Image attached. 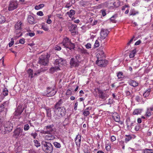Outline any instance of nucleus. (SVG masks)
<instances>
[{"label":"nucleus","instance_id":"29","mask_svg":"<svg viewBox=\"0 0 153 153\" xmlns=\"http://www.w3.org/2000/svg\"><path fill=\"white\" fill-rule=\"evenodd\" d=\"M60 70V69L59 67L58 66L56 67V66L55 67L51 68L50 69V71L51 73H53L55 71Z\"/></svg>","mask_w":153,"mask_h":153},{"label":"nucleus","instance_id":"50","mask_svg":"<svg viewBox=\"0 0 153 153\" xmlns=\"http://www.w3.org/2000/svg\"><path fill=\"white\" fill-rule=\"evenodd\" d=\"M29 126L28 124H25L24 126V129L25 131H27L29 129Z\"/></svg>","mask_w":153,"mask_h":153},{"label":"nucleus","instance_id":"64","mask_svg":"<svg viewBox=\"0 0 153 153\" xmlns=\"http://www.w3.org/2000/svg\"><path fill=\"white\" fill-rule=\"evenodd\" d=\"M106 149L108 151H109L111 149V146L110 145H108L106 146L105 147Z\"/></svg>","mask_w":153,"mask_h":153},{"label":"nucleus","instance_id":"5","mask_svg":"<svg viewBox=\"0 0 153 153\" xmlns=\"http://www.w3.org/2000/svg\"><path fill=\"white\" fill-rule=\"evenodd\" d=\"M54 64L59 67L65 66L66 64V61L63 58H59L55 60Z\"/></svg>","mask_w":153,"mask_h":153},{"label":"nucleus","instance_id":"30","mask_svg":"<svg viewBox=\"0 0 153 153\" xmlns=\"http://www.w3.org/2000/svg\"><path fill=\"white\" fill-rule=\"evenodd\" d=\"M69 119L68 117L65 118L64 121L63 122V125L65 126L69 124L70 122L69 120Z\"/></svg>","mask_w":153,"mask_h":153},{"label":"nucleus","instance_id":"32","mask_svg":"<svg viewBox=\"0 0 153 153\" xmlns=\"http://www.w3.org/2000/svg\"><path fill=\"white\" fill-rule=\"evenodd\" d=\"M22 30H16L15 31V33L16 34L18 35L17 36L18 37H19L21 36L22 35V33L21 32Z\"/></svg>","mask_w":153,"mask_h":153},{"label":"nucleus","instance_id":"46","mask_svg":"<svg viewBox=\"0 0 153 153\" xmlns=\"http://www.w3.org/2000/svg\"><path fill=\"white\" fill-rule=\"evenodd\" d=\"M53 143L54 146L57 148H59L61 147L60 143L57 142H54Z\"/></svg>","mask_w":153,"mask_h":153},{"label":"nucleus","instance_id":"33","mask_svg":"<svg viewBox=\"0 0 153 153\" xmlns=\"http://www.w3.org/2000/svg\"><path fill=\"white\" fill-rule=\"evenodd\" d=\"M117 15H114L111 17L110 20L111 22L113 23H116L117 21L115 20V19L117 17Z\"/></svg>","mask_w":153,"mask_h":153},{"label":"nucleus","instance_id":"1","mask_svg":"<svg viewBox=\"0 0 153 153\" xmlns=\"http://www.w3.org/2000/svg\"><path fill=\"white\" fill-rule=\"evenodd\" d=\"M41 144L42 149L46 153H51L52 152L53 147L51 143L42 141Z\"/></svg>","mask_w":153,"mask_h":153},{"label":"nucleus","instance_id":"13","mask_svg":"<svg viewBox=\"0 0 153 153\" xmlns=\"http://www.w3.org/2000/svg\"><path fill=\"white\" fill-rule=\"evenodd\" d=\"M99 97L102 99L105 100L108 97V95L105 92L100 89L98 90Z\"/></svg>","mask_w":153,"mask_h":153},{"label":"nucleus","instance_id":"35","mask_svg":"<svg viewBox=\"0 0 153 153\" xmlns=\"http://www.w3.org/2000/svg\"><path fill=\"white\" fill-rule=\"evenodd\" d=\"M151 89L149 88L146 90V92L143 94V96L145 97H148L150 94Z\"/></svg>","mask_w":153,"mask_h":153},{"label":"nucleus","instance_id":"53","mask_svg":"<svg viewBox=\"0 0 153 153\" xmlns=\"http://www.w3.org/2000/svg\"><path fill=\"white\" fill-rule=\"evenodd\" d=\"M3 94L4 96H7L8 94V91L7 88H4L3 91Z\"/></svg>","mask_w":153,"mask_h":153},{"label":"nucleus","instance_id":"12","mask_svg":"<svg viewBox=\"0 0 153 153\" xmlns=\"http://www.w3.org/2000/svg\"><path fill=\"white\" fill-rule=\"evenodd\" d=\"M22 131V129L20 128H18L14 131L13 136L16 138H17L21 136Z\"/></svg>","mask_w":153,"mask_h":153},{"label":"nucleus","instance_id":"6","mask_svg":"<svg viewBox=\"0 0 153 153\" xmlns=\"http://www.w3.org/2000/svg\"><path fill=\"white\" fill-rule=\"evenodd\" d=\"M18 3L16 0H11L8 8L9 11H12L16 9L18 7Z\"/></svg>","mask_w":153,"mask_h":153},{"label":"nucleus","instance_id":"42","mask_svg":"<svg viewBox=\"0 0 153 153\" xmlns=\"http://www.w3.org/2000/svg\"><path fill=\"white\" fill-rule=\"evenodd\" d=\"M5 21L4 16L0 15V24L4 23Z\"/></svg>","mask_w":153,"mask_h":153},{"label":"nucleus","instance_id":"3","mask_svg":"<svg viewBox=\"0 0 153 153\" xmlns=\"http://www.w3.org/2000/svg\"><path fill=\"white\" fill-rule=\"evenodd\" d=\"M57 91L53 88L48 87L47 88L46 92L43 93V95L47 97H52L56 93Z\"/></svg>","mask_w":153,"mask_h":153},{"label":"nucleus","instance_id":"47","mask_svg":"<svg viewBox=\"0 0 153 153\" xmlns=\"http://www.w3.org/2000/svg\"><path fill=\"white\" fill-rule=\"evenodd\" d=\"M151 115V113L149 111V108H147V111L146 112L145 115L147 117H149Z\"/></svg>","mask_w":153,"mask_h":153},{"label":"nucleus","instance_id":"22","mask_svg":"<svg viewBox=\"0 0 153 153\" xmlns=\"http://www.w3.org/2000/svg\"><path fill=\"white\" fill-rule=\"evenodd\" d=\"M48 134L45 137V139L47 140H52L54 139V136L51 133H47Z\"/></svg>","mask_w":153,"mask_h":153},{"label":"nucleus","instance_id":"19","mask_svg":"<svg viewBox=\"0 0 153 153\" xmlns=\"http://www.w3.org/2000/svg\"><path fill=\"white\" fill-rule=\"evenodd\" d=\"M77 26L76 25H72L70 27V31L72 35H75L76 34Z\"/></svg>","mask_w":153,"mask_h":153},{"label":"nucleus","instance_id":"62","mask_svg":"<svg viewBox=\"0 0 153 153\" xmlns=\"http://www.w3.org/2000/svg\"><path fill=\"white\" fill-rule=\"evenodd\" d=\"M27 35H29L31 37H32L35 35V33L34 32L29 33H27Z\"/></svg>","mask_w":153,"mask_h":153},{"label":"nucleus","instance_id":"41","mask_svg":"<svg viewBox=\"0 0 153 153\" xmlns=\"http://www.w3.org/2000/svg\"><path fill=\"white\" fill-rule=\"evenodd\" d=\"M136 49L133 50L129 55V57L130 58H133L135 56V54L136 53Z\"/></svg>","mask_w":153,"mask_h":153},{"label":"nucleus","instance_id":"27","mask_svg":"<svg viewBox=\"0 0 153 153\" xmlns=\"http://www.w3.org/2000/svg\"><path fill=\"white\" fill-rule=\"evenodd\" d=\"M104 47L103 46H101L98 49V54L97 55L98 56V54H99L101 56L103 55L104 53L103 51Z\"/></svg>","mask_w":153,"mask_h":153},{"label":"nucleus","instance_id":"24","mask_svg":"<svg viewBox=\"0 0 153 153\" xmlns=\"http://www.w3.org/2000/svg\"><path fill=\"white\" fill-rule=\"evenodd\" d=\"M27 20L28 22L31 24H34L36 23L34 18L32 16H29L28 17Z\"/></svg>","mask_w":153,"mask_h":153},{"label":"nucleus","instance_id":"2","mask_svg":"<svg viewBox=\"0 0 153 153\" xmlns=\"http://www.w3.org/2000/svg\"><path fill=\"white\" fill-rule=\"evenodd\" d=\"M50 56V55L48 53L45 56L41 55L39 58V63L44 66L47 65L48 63Z\"/></svg>","mask_w":153,"mask_h":153},{"label":"nucleus","instance_id":"16","mask_svg":"<svg viewBox=\"0 0 153 153\" xmlns=\"http://www.w3.org/2000/svg\"><path fill=\"white\" fill-rule=\"evenodd\" d=\"M110 5L112 4L113 5H110L109 8L110 9H114L118 7L120 4V3L119 1L116 0L113 3H111Z\"/></svg>","mask_w":153,"mask_h":153},{"label":"nucleus","instance_id":"34","mask_svg":"<svg viewBox=\"0 0 153 153\" xmlns=\"http://www.w3.org/2000/svg\"><path fill=\"white\" fill-rule=\"evenodd\" d=\"M75 13V11L73 10H71L69 12H67V14L70 17H71V16L74 15Z\"/></svg>","mask_w":153,"mask_h":153},{"label":"nucleus","instance_id":"60","mask_svg":"<svg viewBox=\"0 0 153 153\" xmlns=\"http://www.w3.org/2000/svg\"><path fill=\"white\" fill-rule=\"evenodd\" d=\"M25 42V39L24 38L21 39L19 40V43L22 44H24Z\"/></svg>","mask_w":153,"mask_h":153},{"label":"nucleus","instance_id":"14","mask_svg":"<svg viewBox=\"0 0 153 153\" xmlns=\"http://www.w3.org/2000/svg\"><path fill=\"white\" fill-rule=\"evenodd\" d=\"M70 63L71 67H78L79 65V61L76 60L74 58H72L70 60Z\"/></svg>","mask_w":153,"mask_h":153},{"label":"nucleus","instance_id":"26","mask_svg":"<svg viewBox=\"0 0 153 153\" xmlns=\"http://www.w3.org/2000/svg\"><path fill=\"white\" fill-rule=\"evenodd\" d=\"M6 116H4L2 113H0V127L3 124V123H4L5 117Z\"/></svg>","mask_w":153,"mask_h":153},{"label":"nucleus","instance_id":"39","mask_svg":"<svg viewBox=\"0 0 153 153\" xmlns=\"http://www.w3.org/2000/svg\"><path fill=\"white\" fill-rule=\"evenodd\" d=\"M138 13V12H136L135 10L133 9L130 10L129 13L130 16H134Z\"/></svg>","mask_w":153,"mask_h":153},{"label":"nucleus","instance_id":"45","mask_svg":"<svg viewBox=\"0 0 153 153\" xmlns=\"http://www.w3.org/2000/svg\"><path fill=\"white\" fill-rule=\"evenodd\" d=\"M33 142L34 143V145L36 146L37 147H38L40 146V144L38 142V141L37 140H33Z\"/></svg>","mask_w":153,"mask_h":153},{"label":"nucleus","instance_id":"57","mask_svg":"<svg viewBox=\"0 0 153 153\" xmlns=\"http://www.w3.org/2000/svg\"><path fill=\"white\" fill-rule=\"evenodd\" d=\"M91 45L90 43H88L86 45L85 47L87 49H89L91 48Z\"/></svg>","mask_w":153,"mask_h":153},{"label":"nucleus","instance_id":"54","mask_svg":"<svg viewBox=\"0 0 153 153\" xmlns=\"http://www.w3.org/2000/svg\"><path fill=\"white\" fill-rule=\"evenodd\" d=\"M59 114L58 113L56 114L54 116V118L57 120L58 119H59V118H60L62 116L61 115V116H60Z\"/></svg>","mask_w":153,"mask_h":153},{"label":"nucleus","instance_id":"25","mask_svg":"<svg viewBox=\"0 0 153 153\" xmlns=\"http://www.w3.org/2000/svg\"><path fill=\"white\" fill-rule=\"evenodd\" d=\"M58 111V113L59 114L60 116L61 115L63 116L65 115L66 113L65 109L64 108V106H63L62 108H61L60 109H59L57 110Z\"/></svg>","mask_w":153,"mask_h":153},{"label":"nucleus","instance_id":"37","mask_svg":"<svg viewBox=\"0 0 153 153\" xmlns=\"http://www.w3.org/2000/svg\"><path fill=\"white\" fill-rule=\"evenodd\" d=\"M142 153H153V151L152 149H146L143 150Z\"/></svg>","mask_w":153,"mask_h":153},{"label":"nucleus","instance_id":"10","mask_svg":"<svg viewBox=\"0 0 153 153\" xmlns=\"http://www.w3.org/2000/svg\"><path fill=\"white\" fill-rule=\"evenodd\" d=\"M96 63L98 65L101 67H105L107 65L108 61L105 59H99L98 57L97 60L96 61Z\"/></svg>","mask_w":153,"mask_h":153},{"label":"nucleus","instance_id":"56","mask_svg":"<svg viewBox=\"0 0 153 153\" xmlns=\"http://www.w3.org/2000/svg\"><path fill=\"white\" fill-rule=\"evenodd\" d=\"M31 135L33 137L34 139H35L36 136L37 135V134L36 132L32 133L31 134Z\"/></svg>","mask_w":153,"mask_h":153},{"label":"nucleus","instance_id":"63","mask_svg":"<svg viewBox=\"0 0 153 153\" xmlns=\"http://www.w3.org/2000/svg\"><path fill=\"white\" fill-rule=\"evenodd\" d=\"M102 13V15L103 16H105L106 15V13L105 11V10H101Z\"/></svg>","mask_w":153,"mask_h":153},{"label":"nucleus","instance_id":"9","mask_svg":"<svg viewBox=\"0 0 153 153\" xmlns=\"http://www.w3.org/2000/svg\"><path fill=\"white\" fill-rule=\"evenodd\" d=\"M4 126L5 130L8 133L10 132L13 128V124L10 122L6 121L4 124Z\"/></svg>","mask_w":153,"mask_h":153},{"label":"nucleus","instance_id":"36","mask_svg":"<svg viewBox=\"0 0 153 153\" xmlns=\"http://www.w3.org/2000/svg\"><path fill=\"white\" fill-rule=\"evenodd\" d=\"M142 112V110L141 109H135L133 112L134 115H138L140 114Z\"/></svg>","mask_w":153,"mask_h":153},{"label":"nucleus","instance_id":"48","mask_svg":"<svg viewBox=\"0 0 153 153\" xmlns=\"http://www.w3.org/2000/svg\"><path fill=\"white\" fill-rule=\"evenodd\" d=\"M117 76L119 79L122 78L123 76V73L122 72H119L117 74Z\"/></svg>","mask_w":153,"mask_h":153},{"label":"nucleus","instance_id":"44","mask_svg":"<svg viewBox=\"0 0 153 153\" xmlns=\"http://www.w3.org/2000/svg\"><path fill=\"white\" fill-rule=\"evenodd\" d=\"M27 72L29 74V76L31 78L33 77V71L31 69H29Z\"/></svg>","mask_w":153,"mask_h":153},{"label":"nucleus","instance_id":"59","mask_svg":"<svg viewBox=\"0 0 153 153\" xmlns=\"http://www.w3.org/2000/svg\"><path fill=\"white\" fill-rule=\"evenodd\" d=\"M37 14L38 16H43V13L42 12V11H39L37 12Z\"/></svg>","mask_w":153,"mask_h":153},{"label":"nucleus","instance_id":"23","mask_svg":"<svg viewBox=\"0 0 153 153\" xmlns=\"http://www.w3.org/2000/svg\"><path fill=\"white\" fill-rule=\"evenodd\" d=\"M112 117L114 120L117 122H119L120 121V117L119 115L116 113L113 114Z\"/></svg>","mask_w":153,"mask_h":153},{"label":"nucleus","instance_id":"7","mask_svg":"<svg viewBox=\"0 0 153 153\" xmlns=\"http://www.w3.org/2000/svg\"><path fill=\"white\" fill-rule=\"evenodd\" d=\"M25 109V107H22L21 104H19L14 113V117L16 118V117L20 115Z\"/></svg>","mask_w":153,"mask_h":153},{"label":"nucleus","instance_id":"38","mask_svg":"<svg viewBox=\"0 0 153 153\" xmlns=\"http://www.w3.org/2000/svg\"><path fill=\"white\" fill-rule=\"evenodd\" d=\"M68 46H67L66 48L69 49L70 50H71L72 49H74L75 48L74 45L72 43H71Z\"/></svg>","mask_w":153,"mask_h":153},{"label":"nucleus","instance_id":"55","mask_svg":"<svg viewBox=\"0 0 153 153\" xmlns=\"http://www.w3.org/2000/svg\"><path fill=\"white\" fill-rule=\"evenodd\" d=\"M42 28L45 31H48V30L47 26L45 25H42Z\"/></svg>","mask_w":153,"mask_h":153},{"label":"nucleus","instance_id":"4","mask_svg":"<svg viewBox=\"0 0 153 153\" xmlns=\"http://www.w3.org/2000/svg\"><path fill=\"white\" fill-rule=\"evenodd\" d=\"M9 104L8 102L5 101L0 106V113H2L4 116H6Z\"/></svg>","mask_w":153,"mask_h":153},{"label":"nucleus","instance_id":"20","mask_svg":"<svg viewBox=\"0 0 153 153\" xmlns=\"http://www.w3.org/2000/svg\"><path fill=\"white\" fill-rule=\"evenodd\" d=\"M23 26L22 22L21 21H18L15 24V29L19 30H22V26Z\"/></svg>","mask_w":153,"mask_h":153},{"label":"nucleus","instance_id":"21","mask_svg":"<svg viewBox=\"0 0 153 153\" xmlns=\"http://www.w3.org/2000/svg\"><path fill=\"white\" fill-rule=\"evenodd\" d=\"M128 83L129 85L134 87L137 86L139 84L136 81L131 79L128 80Z\"/></svg>","mask_w":153,"mask_h":153},{"label":"nucleus","instance_id":"40","mask_svg":"<svg viewBox=\"0 0 153 153\" xmlns=\"http://www.w3.org/2000/svg\"><path fill=\"white\" fill-rule=\"evenodd\" d=\"M126 137L125 139V142L127 143L132 138V137L130 135H126Z\"/></svg>","mask_w":153,"mask_h":153},{"label":"nucleus","instance_id":"8","mask_svg":"<svg viewBox=\"0 0 153 153\" xmlns=\"http://www.w3.org/2000/svg\"><path fill=\"white\" fill-rule=\"evenodd\" d=\"M53 127L54 125L53 124L45 126L44 128V130L42 131L41 133L45 134L46 133H52L54 131L53 129Z\"/></svg>","mask_w":153,"mask_h":153},{"label":"nucleus","instance_id":"31","mask_svg":"<svg viewBox=\"0 0 153 153\" xmlns=\"http://www.w3.org/2000/svg\"><path fill=\"white\" fill-rule=\"evenodd\" d=\"M7 132V131L5 130L4 126H3L2 125H1V126L0 127V133L3 134H5Z\"/></svg>","mask_w":153,"mask_h":153},{"label":"nucleus","instance_id":"18","mask_svg":"<svg viewBox=\"0 0 153 153\" xmlns=\"http://www.w3.org/2000/svg\"><path fill=\"white\" fill-rule=\"evenodd\" d=\"M71 43L70 40L68 38L66 37L64 39L63 41L61 44L64 47L66 48L67 46H68V45H69Z\"/></svg>","mask_w":153,"mask_h":153},{"label":"nucleus","instance_id":"58","mask_svg":"<svg viewBox=\"0 0 153 153\" xmlns=\"http://www.w3.org/2000/svg\"><path fill=\"white\" fill-rule=\"evenodd\" d=\"M72 93V92L69 89H68L66 92V94L67 95H71Z\"/></svg>","mask_w":153,"mask_h":153},{"label":"nucleus","instance_id":"17","mask_svg":"<svg viewBox=\"0 0 153 153\" xmlns=\"http://www.w3.org/2000/svg\"><path fill=\"white\" fill-rule=\"evenodd\" d=\"M75 142L76 145L77 146V149H79L80 146L81 142V136L80 135H77L75 138Z\"/></svg>","mask_w":153,"mask_h":153},{"label":"nucleus","instance_id":"52","mask_svg":"<svg viewBox=\"0 0 153 153\" xmlns=\"http://www.w3.org/2000/svg\"><path fill=\"white\" fill-rule=\"evenodd\" d=\"M104 6V4H101L98 6H95V8L96 9H100L103 7Z\"/></svg>","mask_w":153,"mask_h":153},{"label":"nucleus","instance_id":"28","mask_svg":"<svg viewBox=\"0 0 153 153\" xmlns=\"http://www.w3.org/2000/svg\"><path fill=\"white\" fill-rule=\"evenodd\" d=\"M77 51L81 53H84V54L88 53L87 51V50L84 49L83 47L81 48H78Z\"/></svg>","mask_w":153,"mask_h":153},{"label":"nucleus","instance_id":"61","mask_svg":"<svg viewBox=\"0 0 153 153\" xmlns=\"http://www.w3.org/2000/svg\"><path fill=\"white\" fill-rule=\"evenodd\" d=\"M61 48L60 46L56 45L55 47V50L57 51H59L61 50Z\"/></svg>","mask_w":153,"mask_h":153},{"label":"nucleus","instance_id":"51","mask_svg":"<svg viewBox=\"0 0 153 153\" xmlns=\"http://www.w3.org/2000/svg\"><path fill=\"white\" fill-rule=\"evenodd\" d=\"M100 45V42L98 40H96L94 45V48L98 47Z\"/></svg>","mask_w":153,"mask_h":153},{"label":"nucleus","instance_id":"15","mask_svg":"<svg viewBox=\"0 0 153 153\" xmlns=\"http://www.w3.org/2000/svg\"><path fill=\"white\" fill-rule=\"evenodd\" d=\"M108 33L109 31L107 29H102L100 32V38L102 39H104Z\"/></svg>","mask_w":153,"mask_h":153},{"label":"nucleus","instance_id":"49","mask_svg":"<svg viewBox=\"0 0 153 153\" xmlns=\"http://www.w3.org/2000/svg\"><path fill=\"white\" fill-rule=\"evenodd\" d=\"M90 114V112L89 111L86 110H84V112H83V114L85 116L87 117Z\"/></svg>","mask_w":153,"mask_h":153},{"label":"nucleus","instance_id":"43","mask_svg":"<svg viewBox=\"0 0 153 153\" xmlns=\"http://www.w3.org/2000/svg\"><path fill=\"white\" fill-rule=\"evenodd\" d=\"M47 116L49 117H51V110L50 109L48 108L47 109Z\"/></svg>","mask_w":153,"mask_h":153},{"label":"nucleus","instance_id":"11","mask_svg":"<svg viewBox=\"0 0 153 153\" xmlns=\"http://www.w3.org/2000/svg\"><path fill=\"white\" fill-rule=\"evenodd\" d=\"M63 102L62 99H60L54 105V107L53 108L54 109L55 114L58 110L60 109L63 107L62 106Z\"/></svg>","mask_w":153,"mask_h":153}]
</instances>
